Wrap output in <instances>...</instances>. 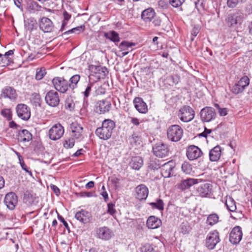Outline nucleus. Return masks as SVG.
<instances>
[{"instance_id": "nucleus-38", "label": "nucleus", "mask_w": 252, "mask_h": 252, "mask_svg": "<svg viewBox=\"0 0 252 252\" xmlns=\"http://www.w3.org/2000/svg\"><path fill=\"white\" fill-rule=\"evenodd\" d=\"M225 205L228 210L230 212H234L236 209V202L232 197H229L226 198Z\"/></svg>"}, {"instance_id": "nucleus-52", "label": "nucleus", "mask_w": 252, "mask_h": 252, "mask_svg": "<svg viewBox=\"0 0 252 252\" xmlns=\"http://www.w3.org/2000/svg\"><path fill=\"white\" fill-rule=\"evenodd\" d=\"M185 0H169L170 4L174 7H179L185 2Z\"/></svg>"}, {"instance_id": "nucleus-50", "label": "nucleus", "mask_w": 252, "mask_h": 252, "mask_svg": "<svg viewBox=\"0 0 252 252\" xmlns=\"http://www.w3.org/2000/svg\"><path fill=\"white\" fill-rule=\"evenodd\" d=\"M109 181L113 185L114 188L115 189L119 188V184L120 180L116 176H112L109 178Z\"/></svg>"}, {"instance_id": "nucleus-62", "label": "nucleus", "mask_w": 252, "mask_h": 252, "mask_svg": "<svg viewBox=\"0 0 252 252\" xmlns=\"http://www.w3.org/2000/svg\"><path fill=\"white\" fill-rule=\"evenodd\" d=\"M105 92L106 91L105 88H104L101 86H98L95 90V93L97 95L103 94L105 93Z\"/></svg>"}, {"instance_id": "nucleus-11", "label": "nucleus", "mask_w": 252, "mask_h": 252, "mask_svg": "<svg viewBox=\"0 0 252 252\" xmlns=\"http://www.w3.org/2000/svg\"><path fill=\"white\" fill-rule=\"evenodd\" d=\"M45 100L51 107L58 106L60 101L58 93L54 90L49 91L45 95Z\"/></svg>"}, {"instance_id": "nucleus-1", "label": "nucleus", "mask_w": 252, "mask_h": 252, "mask_svg": "<svg viewBox=\"0 0 252 252\" xmlns=\"http://www.w3.org/2000/svg\"><path fill=\"white\" fill-rule=\"evenodd\" d=\"M115 127L116 123L114 121L105 119L102 121L101 126L95 129V134L99 139L107 140L111 138Z\"/></svg>"}, {"instance_id": "nucleus-31", "label": "nucleus", "mask_w": 252, "mask_h": 252, "mask_svg": "<svg viewBox=\"0 0 252 252\" xmlns=\"http://www.w3.org/2000/svg\"><path fill=\"white\" fill-rule=\"evenodd\" d=\"M13 54L14 51L12 50H9L4 55L0 54V57L2 59V66H8L12 62V59L10 56H12Z\"/></svg>"}, {"instance_id": "nucleus-60", "label": "nucleus", "mask_w": 252, "mask_h": 252, "mask_svg": "<svg viewBox=\"0 0 252 252\" xmlns=\"http://www.w3.org/2000/svg\"><path fill=\"white\" fill-rule=\"evenodd\" d=\"M199 32V30L197 27H194L191 32V34L192 37L190 38V40L191 41H192L194 40V37H195L197 34Z\"/></svg>"}, {"instance_id": "nucleus-34", "label": "nucleus", "mask_w": 252, "mask_h": 252, "mask_svg": "<svg viewBox=\"0 0 252 252\" xmlns=\"http://www.w3.org/2000/svg\"><path fill=\"white\" fill-rule=\"evenodd\" d=\"M143 164V159L141 157L137 156L133 157L130 162V166L135 170L139 169Z\"/></svg>"}, {"instance_id": "nucleus-42", "label": "nucleus", "mask_w": 252, "mask_h": 252, "mask_svg": "<svg viewBox=\"0 0 252 252\" xmlns=\"http://www.w3.org/2000/svg\"><path fill=\"white\" fill-rule=\"evenodd\" d=\"M85 29V26L84 25H82L80 26L76 27L75 28H72L70 30H69L64 32H63V35H67L70 33H76L79 34L80 33L84 32Z\"/></svg>"}, {"instance_id": "nucleus-20", "label": "nucleus", "mask_w": 252, "mask_h": 252, "mask_svg": "<svg viewBox=\"0 0 252 252\" xmlns=\"http://www.w3.org/2000/svg\"><path fill=\"white\" fill-rule=\"evenodd\" d=\"M39 29L44 32H50L54 29L52 21L48 18L43 17L38 23Z\"/></svg>"}, {"instance_id": "nucleus-46", "label": "nucleus", "mask_w": 252, "mask_h": 252, "mask_svg": "<svg viewBox=\"0 0 252 252\" xmlns=\"http://www.w3.org/2000/svg\"><path fill=\"white\" fill-rule=\"evenodd\" d=\"M46 74V69L44 67L37 68L36 71L35 79L37 80H41Z\"/></svg>"}, {"instance_id": "nucleus-28", "label": "nucleus", "mask_w": 252, "mask_h": 252, "mask_svg": "<svg viewBox=\"0 0 252 252\" xmlns=\"http://www.w3.org/2000/svg\"><path fill=\"white\" fill-rule=\"evenodd\" d=\"M32 139V135L27 129L19 130L17 135V140L20 142H29Z\"/></svg>"}, {"instance_id": "nucleus-8", "label": "nucleus", "mask_w": 252, "mask_h": 252, "mask_svg": "<svg viewBox=\"0 0 252 252\" xmlns=\"http://www.w3.org/2000/svg\"><path fill=\"white\" fill-rule=\"evenodd\" d=\"M216 115L215 109L212 107L206 106L200 112V118L203 122H210L214 120Z\"/></svg>"}, {"instance_id": "nucleus-14", "label": "nucleus", "mask_w": 252, "mask_h": 252, "mask_svg": "<svg viewBox=\"0 0 252 252\" xmlns=\"http://www.w3.org/2000/svg\"><path fill=\"white\" fill-rule=\"evenodd\" d=\"M203 155L201 149L195 145L188 146L186 150V156L189 160L199 158Z\"/></svg>"}, {"instance_id": "nucleus-32", "label": "nucleus", "mask_w": 252, "mask_h": 252, "mask_svg": "<svg viewBox=\"0 0 252 252\" xmlns=\"http://www.w3.org/2000/svg\"><path fill=\"white\" fill-rule=\"evenodd\" d=\"M90 69L92 72L95 74H99L100 75L98 77L99 78H100L101 76L102 77H105L108 73L107 68L106 67L101 65H92L90 67Z\"/></svg>"}, {"instance_id": "nucleus-3", "label": "nucleus", "mask_w": 252, "mask_h": 252, "mask_svg": "<svg viewBox=\"0 0 252 252\" xmlns=\"http://www.w3.org/2000/svg\"><path fill=\"white\" fill-rule=\"evenodd\" d=\"M183 132V129L180 126L173 125L167 129V137L172 142H178L181 139Z\"/></svg>"}, {"instance_id": "nucleus-10", "label": "nucleus", "mask_w": 252, "mask_h": 252, "mask_svg": "<svg viewBox=\"0 0 252 252\" xmlns=\"http://www.w3.org/2000/svg\"><path fill=\"white\" fill-rule=\"evenodd\" d=\"M154 155L159 158H164L168 156L170 150L168 146L163 143L155 144L153 147Z\"/></svg>"}, {"instance_id": "nucleus-49", "label": "nucleus", "mask_w": 252, "mask_h": 252, "mask_svg": "<svg viewBox=\"0 0 252 252\" xmlns=\"http://www.w3.org/2000/svg\"><path fill=\"white\" fill-rule=\"evenodd\" d=\"M190 229L191 228L187 222H183L180 225L181 232L184 234L189 233Z\"/></svg>"}, {"instance_id": "nucleus-30", "label": "nucleus", "mask_w": 252, "mask_h": 252, "mask_svg": "<svg viewBox=\"0 0 252 252\" xmlns=\"http://www.w3.org/2000/svg\"><path fill=\"white\" fill-rule=\"evenodd\" d=\"M155 14L154 9L149 8L142 12L141 18L145 22H150L154 18Z\"/></svg>"}, {"instance_id": "nucleus-5", "label": "nucleus", "mask_w": 252, "mask_h": 252, "mask_svg": "<svg viewBox=\"0 0 252 252\" xmlns=\"http://www.w3.org/2000/svg\"><path fill=\"white\" fill-rule=\"evenodd\" d=\"M250 82L249 77L247 76H244L230 88V91L236 95L242 94L249 86Z\"/></svg>"}, {"instance_id": "nucleus-12", "label": "nucleus", "mask_w": 252, "mask_h": 252, "mask_svg": "<svg viewBox=\"0 0 252 252\" xmlns=\"http://www.w3.org/2000/svg\"><path fill=\"white\" fill-rule=\"evenodd\" d=\"M95 236L104 241L110 240L114 235L112 230L106 226H102L95 229Z\"/></svg>"}, {"instance_id": "nucleus-53", "label": "nucleus", "mask_w": 252, "mask_h": 252, "mask_svg": "<svg viewBox=\"0 0 252 252\" xmlns=\"http://www.w3.org/2000/svg\"><path fill=\"white\" fill-rule=\"evenodd\" d=\"M41 6L35 1H32L29 4V8L32 10L39 11L40 10Z\"/></svg>"}, {"instance_id": "nucleus-33", "label": "nucleus", "mask_w": 252, "mask_h": 252, "mask_svg": "<svg viewBox=\"0 0 252 252\" xmlns=\"http://www.w3.org/2000/svg\"><path fill=\"white\" fill-rule=\"evenodd\" d=\"M105 37L110 40V41L114 42L115 44L120 41V37L119 34L114 31H111L104 33Z\"/></svg>"}, {"instance_id": "nucleus-36", "label": "nucleus", "mask_w": 252, "mask_h": 252, "mask_svg": "<svg viewBox=\"0 0 252 252\" xmlns=\"http://www.w3.org/2000/svg\"><path fill=\"white\" fill-rule=\"evenodd\" d=\"M80 79V76L78 74H75L73 75L70 78L68 82V86L69 89L73 90L77 87V84Z\"/></svg>"}, {"instance_id": "nucleus-2", "label": "nucleus", "mask_w": 252, "mask_h": 252, "mask_svg": "<svg viewBox=\"0 0 252 252\" xmlns=\"http://www.w3.org/2000/svg\"><path fill=\"white\" fill-rule=\"evenodd\" d=\"M244 19V14L240 11H236L228 14L225 19L226 25L229 28L236 27L241 25Z\"/></svg>"}, {"instance_id": "nucleus-43", "label": "nucleus", "mask_w": 252, "mask_h": 252, "mask_svg": "<svg viewBox=\"0 0 252 252\" xmlns=\"http://www.w3.org/2000/svg\"><path fill=\"white\" fill-rule=\"evenodd\" d=\"M42 100L39 94L33 93L32 94L31 102L35 107H41Z\"/></svg>"}, {"instance_id": "nucleus-39", "label": "nucleus", "mask_w": 252, "mask_h": 252, "mask_svg": "<svg viewBox=\"0 0 252 252\" xmlns=\"http://www.w3.org/2000/svg\"><path fill=\"white\" fill-rule=\"evenodd\" d=\"M161 162L157 158H152L148 164V167L152 170H157L161 166Z\"/></svg>"}, {"instance_id": "nucleus-27", "label": "nucleus", "mask_w": 252, "mask_h": 252, "mask_svg": "<svg viewBox=\"0 0 252 252\" xmlns=\"http://www.w3.org/2000/svg\"><path fill=\"white\" fill-rule=\"evenodd\" d=\"M160 219L154 216H150L147 220V226L150 229H156L161 225Z\"/></svg>"}, {"instance_id": "nucleus-64", "label": "nucleus", "mask_w": 252, "mask_h": 252, "mask_svg": "<svg viewBox=\"0 0 252 252\" xmlns=\"http://www.w3.org/2000/svg\"><path fill=\"white\" fill-rule=\"evenodd\" d=\"M50 187H51V189H52V190L53 191V192L57 195L58 196L60 194V190L57 186H56V185H51L50 186Z\"/></svg>"}, {"instance_id": "nucleus-7", "label": "nucleus", "mask_w": 252, "mask_h": 252, "mask_svg": "<svg viewBox=\"0 0 252 252\" xmlns=\"http://www.w3.org/2000/svg\"><path fill=\"white\" fill-rule=\"evenodd\" d=\"M220 241L219 233L215 230L208 234L205 240V246L209 250H213Z\"/></svg>"}, {"instance_id": "nucleus-25", "label": "nucleus", "mask_w": 252, "mask_h": 252, "mask_svg": "<svg viewBox=\"0 0 252 252\" xmlns=\"http://www.w3.org/2000/svg\"><path fill=\"white\" fill-rule=\"evenodd\" d=\"M92 216L88 211L82 209L76 212L75 218L76 220L83 223H87L90 220Z\"/></svg>"}, {"instance_id": "nucleus-37", "label": "nucleus", "mask_w": 252, "mask_h": 252, "mask_svg": "<svg viewBox=\"0 0 252 252\" xmlns=\"http://www.w3.org/2000/svg\"><path fill=\"white\" fill-rule=\"evenodd\" d=\"M219 221V217L218 214L213 213L210 214L207 218L206 223L210 226H213L217 223Z\"/></svg>"}, {"instance_id": "nucleus-13", "label": "nucleus", "mask_w": 252, "mask_h": 252, "mask_svg": "<svg viewBox=\"0 0 252 252\" xmlns=\"http://www.w3.org/2000/svg\"><path fill=\"white\" fill-rule=\"evenodd\" d=\"M16 111L18 117L24 121L29 120L31 117V109L25 104H18L16 106Z\"/></svg>"}, {"instance_id": "nucleus-47", "label": "nucleus", "mask_w": 252, "mask_h": 252, "mask_svg": "<svg viewBox=\"0 0 252 252\" xmlns=\"http://www.w3.org/2000/svg\"><path fill=\"white\" fill-rule=\"evenodd\" d=\"M182 170L186 174H190L192 172V166L187 161H185L182 165Z\"/></svg>"}, {"instance_id": "nucleus-59", "label": "nucleus", "mask_w": 252, "mask_h": 252, "mask_svg": "<svg viewBox=\"0 0 252 252\" xmlns=\"http://www.w3.org/2000/svg\"><path fill=\"white\" fill-rule=\"evenodd\" d=\"M144 252H157L152 245H148L142 248V251Z\"/></svg>"}, {"instance_id": "nucleus-55", "label": "nucleus", "mask_w": 252, "mask_h": 252, "mask_svg": "<svg viewBox=\"0 0 252 252\" xmlns=\"http://www.w3.org/2000/svg\"><path fill=\"white\" fill-rule=\"evenodd\" d=\"M169 79L171 80L172 85H176L180 81V77L177 74L171 75L169 77Z\"/></svg>"}, {"instance_id": "nucleus-6", "label": "nucleus", "mask_w": 252, "mask_h": 252, "mask_svg": "<svg viewBox=\"0 0 252 252\" xmlns=\"http://www.w3.org/2000/svg\"><path fill=\"white\" fill-rule=\"evenodd\" d=\"M64 129L60 123L54 125L49 130L48 136L49 138L53 141L60 139L63 135Z\"/></svg>"}, {"instance_id": "nucleus-58", "label": "nucleus", "mask_w": 252, "mask_h": 252, "mask_svg": "<svg viewBox=\"0 0 252 252\" xmlns=\"http://www.w3.org/2000/svg\"><path fill=\"white\" fill-rule=\"evenodd\" d=\"M78 196L84 197H92L93 196L94 193L93 192H80L77 193Z\"/></svg>"}, {"instance_id": "nucleus-4", "label": "nucleus", "mask_w": 252, "mask_h": 252, "mask_svg": "<svg viewBox=\"0 0 252 252\" xmlns=\"http://www.w3.org/2000/svg\"><path fill=\"white\" fill-rule=\"evenodd\" d=\"M194 111L188 105H184L181 107L178 114V116L180 120L186 123L191 121L194 118Z\"/></svg>"}, {"instance_id": "nucleus-18", "label": "nucleus", "mask_w": 252, "mask_h": 252, "mask_svg": "<svg viewBox=\"0 0 252 252\" xmlns=\"http://www.w3.org/2000/svg\"><path fill=\"white\" fill-rule=\"evenodd\" d=\"M243 236L241 227L239 226H235L229 234V241L233 244H238L241 240Z\"/></svg>"}, {"instance_id": "nucleus-35", "label": "nucleus", "mask_w": 252, "mask_h": 252, "mask_svg": "<svg viewBox=\"0 0 252 252\" xmlns=\"http://www.w3.org/2000/svg\"><path fill=\"white\" fill-rule=\"evenodd\" d=\"M37 23L36 20L32 17L28 18L25 20V26L27 30L32 31L37 27Z\"/></svg>"}, {"instance_id": "nucleus-9", "label": "nucleus", "mask_w": 252, "mask_h": 252, "mask_svg": "<svg viewBox=\"0 0 252 252\" xmlns=\"http://www.w3.org/2000/svg\"><path fill=\"white\" fill-rule=\"evenodd\" d=\"M52 83L55 89L61 93H66L68 89V81L63 77H57L52 80Z\"/></svg>"}, {"instance_id": "nucleus-19", "label": "nucleus", "mask_w": 252, "mask_h": 252, "mask_svg": "<svg viewBox=\"0 0 252 252\" xmlns=\"http://www.w3.org/2000/svg\"><path fill=\"white\" fill-rule=\"evenodd\" d=\"M212 185L208 183H205L199 185L196 189L198 195L201 197H206L212 193Z\"/></svg>"}, {"instance_id": "nucleus-15", "label": "nucleus", "mask_w": 252, "mask_h": 252, "mask_svg": "<svg viewBox=\"0 0 252 252\" xmlns=\"http://www.w3.org/2000/svg\"><path fill=\"white\" fill-rule=\"evenodd\" d=\"M70 128L71 132V136L74 139L82 140L83 138V126L77 122H72L70 124Z\"/></svg>"}, {"instance_id": "nucleus-21", "label": "nucleus", "mask_w": 252, "mask_h": 252, "mask_svg": "<svg viewBox=\"0 0 252 252\" xmlns=\"http://www.w3.org/2000/svg\"><path fill=\"white\" fill-rule=\"evenodd\" d=\"M0 97L9 98L11 100L14 101L17 97L16 90L12 87L6 86L1 90Z\"/></svg>"}, {"instance_id": "nucleus-54", "label": "nucleus", "mask_w": 252, "mask_h": 252, "mask_svg": "<svg viewBox=\"0 0 252 252\" xmlns=\"http://www.w3.org/2000/svg\"><path fill=\"white\" fill-rule=\"evenodd\" d=\"M94 84V82H90L88 84L85 91L83 92L84 95L85 97H88L90 95L92 88L93 87Z\"/></svg>"}, {"instance_id": "nucleus-16", "label": "nucleus", "mask_w": 252, "mask_h": 252, "mask_svg": "<svg viewBox=\"0 0 252 252\" xmlns=\"http://www.w3.org/2000/svg\"><path fill=\"white\" fill-rule=\"evenodd\" d=\"M111 108L110 101L103 99L98 101L95 106V111L100 114H104L108 112Z\"/></svg>"}, {"instance_id": "nucleus-57", "label": "nucleus", "mask_w": 252, "mask_h": 252, "mask_svg": "<svg viewBox=\"0 0 252 252\" xmlns=\"http://www.w3.org/2000/svg\"><path fill=\"white\" fill-rule=\"evenodd\" d=\"M238 2V0H227V5L229 8H234L237 5Z\"/></svg>"}, {"instance_id": "nucleus-41", "label": "nucleus", "mask_w": 252, "mask_h": 252, "mask_svg": "<svg viewBox=\"0 0 252 252\" xmlns=\"http://www.w3.org/2000/svg\"><path fill=\"white\" fill-rule=\"evenodd\" d=\"M128 140L130 144L133 146L140 145L142 142L141 137L135 133L129 136Z\"/></svg>"}, {"instance_id": "nucleus-48", "label": "nucleus", "mask_w": 252, "mask_h": 252, "mask_svg": "<svg viewBox=\"0 0 252 252\" xmlns=\"http://www.w3.org/2000/svg\"><path fill=\"white\" fill-rule=\"evenodd\" d=\"M75 139L69 137L65 139L63 142V147L66 149L72 148L75 144Z\"/></svg>"}, {"instance_id": "nucleus-45", "label": "nucleus", "mask_w": 252, "mask_h": 252, "mask_svg": "<svg viewBox=\"0 0 252 252\" xmlns=\"http://www.w3.org/2000/svg\"><path fill=\"white\" fill-rule=\"evenodd\" d=\"M135 45V44L134 43L127 41H123L119 45V48L121 51H125L127 50L128 48L131 47Z\"/></svg>"}, {"instance_id": "nucleus-40", "label": "nucleus", "mask_w": 252, "mask_h": 252, "mask_svg": "<svg viewBox=\"0 0 252 252\" xmlns=\"http://www.w3.org/2000/svg\"><path fill=\"white\" fill-rule=\"evenodd\" d=\"M34 201V197L32 194L29 190H27L24 192L23 197V201L28 205L32 204Z\"/></svg>"}, {"instance_id": "nucleus-17", "label": "nucleus", "mask_w": 252, "mask_h": 252, "mask_svg": "<svg viewBox=\"0 0 252 252\" xmlns=\"http://www.w3.org/2000/svg\"><path fill=\"white\" fill-rule=\"evenodd\" d=\"M4 203L9 210H14L18 203V197L16 193L13 192L7 193L4 199Z\"/></svg>"}, {"instance_id": "nucleus-51", "label": "nucleus", "mask_w": 252, "mask_h": 252, "mask_svg": "<svg viewBox=\"0 0 252 252\" xmlns=\"http://www.w3.org/2000/svg\"><path fill=\"white\" fill-rule=\"evenodd\" d=\"M1 114L8 121L12 119V112L10 109H4L2 110Z\"/></svg>"}, {"instance_id": "nucleus-22", "label": "nucleus", "mask_w": 252, "mask_h": 252, "mask_svg": "<svg viewBox=\"0 0 252 252\" xmlns=\"http://www.w3.org/2000/svg\"><path fill=\"white\" fill-rule=\"evenodd\" d=\"M175 167V163L172 160L169 161L161 165V174L164 178H169L171 176V172Z\"/></svg>"}, {"instance_id": "nucleus-61", "label": "nucleus", "mask_w": 252, "mask_h": 252, "mask_svg": "<svg viewBox=\"0 0 252 252\" xmlns=\"http://www.w3.org/2000/svg\"><path fill=\"white\" fill-rule=\"evenodd\" d=\"M58 219L59 220H60L63 223V224L64 226L65 227V228L69 230V227L67 222L58 213Z\"/></svg>"}, {"instance_id": "nucleus-23", "label": "nucleus", "mask_w": 252, "mask_h": 252, "mask_svg": "<svg viewBox=\"0 0 252 252\" xmlns=\"http://www.w3.org/2000/svg\"><path fill=\"white\" fill-rule=\"evenodd\" d=\"M135 197L139 200H145L149 194L148 188L144 184H141L137 186L135 189Z\"/></svg>"}, {"instance_id": "nucleus-29", "label": "nucleus", "mask_w": 252, "mask_h": 252, "mask_svg": "<svg viewBox=\"0 0 252 252\" xmlns=\"http://www.w3.org/2000/svg\"><path fill=\"white\" fill-rule=\"evenodd\" d=\"M221 148L219 145H217L212 149L209 154V159L211 161H218L221 156Z\"/></svg>"}, {"instance_id": "nucleus-24", "label": "nucleus", "mask_w": 252, "mask_h": 252, "mask_svg": "<svg viewBox=\"0 0 252 252\" xmlns=\"http://www.w3.org/2000/svg\"><path fill=\"white\" fill-rule=\"evenodd\" d=\"M201 181V179L188 178L182 181L180 184H179L178 188L181 190H185L189 189L192 185L200 183Z\"/></svg>"}, {"instance_id": "nucleus-63", "label": "nucleus", "mask_w": 252, "mask_h": 252, "mask_svg": "<svg viewBox=\"0 0 252 252\" xmlns=\"http://www.w3.org/2000/svg\"><path fill=\"white\" fill-rule=\"evenodd\" d=\"M218 112L220 116H225L227 114L228 110L226 108H219Z\"/></svg>"}, {"instance_id": "nucleus-26", "label": "nucleus", "mask_w": 252, "mask_h": 252, "mask_svg": "<svg viewBox=\"0 0 252 252\" xmlns=\"http://www.w3.org/2000/svg\"><path fill=\"white\" fill-rule=\"evenodd\" d=\"M133 102L135 108L139 113L145 114L147 112V105L141 97H136L133 99Z\"/></svg>"}, {"instance_id": "nucleus-56", "label": "nucleus", "mask_w": 252, "mask_h": 252, "mask_svg": "<svg viewBox=\"0 0 252 252\" xmlns=\"http://www.w3.org/2000/svg\"><path fill=\"white\" fill-rule=\"evenodd\" d=\"M108 213L113 216L116 213V210L114 208L115 205L113 203H110L107 204Z\"/></svg>"}, {"instance_id": "nucleus-44", "label": "nucleus", "mask_w": 252, "mask_h": 252, "mask_svg": "<svg viewBox=\"0 0 252 252\" xmlns=\"http://www.w3.org/2000/svg\"><path fill=\"white\" fill-rule=\"evenodd\" d=\"M149 205L153 208L157 209L159 211H163L164 210V203L162 199L160 198L157 199L155 202H151Z\"/></svg>"}]
</instances>
